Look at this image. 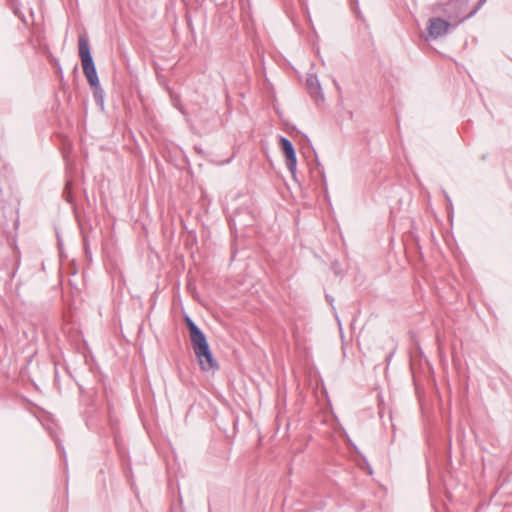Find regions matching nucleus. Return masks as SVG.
Segmentation results:
<instances>
[{
	"label": "nucleus",
	"instance_id": "3",
	"mask_svg": "<svg viewBox=\"0 0 512 512\" xmlns=\"http://www.w3.org/2000/svg\"><path fill=\"white\" fill-rule=\"evenodd\" d=\"M79 56L82 62L84 75L86 76L90 86H96L99 78L96 66L90 51L89 40L85 35H81L78 40Z\"/></svg>",
	"mask_w": 512,
	"mask_h": 512
},
{
	"label": "nucleus",
	"instance_id": "2",
	"mask_svg": "<svg viewBox=\"0 0 512 512\" xmlns=\"http://www.w3.org/2000/svg\"><path fill=\"white\" fill-rule=\"evenodd\" d=\"M485 3L486 0H449L443 10L448 19L454 21L457 26L473 17Z\"/></svg>",
	"mask_w": 512,
	"mask_h": 512
},
{
	"label": "nucleus",
	"instance_id": "1",
	"mask_svg": "<svg viewBox=\"0 0 512 512\" xmlns=\"http://www.w3.org/2000/svg\"><path fill=\"white\" fill-rule=\"evenodd\" d=\"M184 321L188 327L191 344L200 368L203 371L218 370V362L213 356L205 334L188 315L184 317Z\"/></svg>",
	"mask_w": 512,
	"mask_h": 512
},
{
	"label": "nucleus",
	"instance_id": "8",
	"mask_svg": "<svg viewBox=\"0 0 512 512\" xmlns=\"http://www.w3.org/2000/svg\"><path fill=\"white\" fill-rule=\"evenodd\" d=\"M393 354H394V351H392V352L387 356V358H386V361H387V362H390V361H391V359H392V357H393Z\"/></svg>",
	"mask_w": 512,
	"mask_h": 512
},
{
	"label": "nucleus",
	"instance_id": "4",
	"mask_svg": "<svg viewBox=\"0 0 512 512\" xmlns=\"http://www.w3.org/2000/svg\"><path fill=\"white\" fill-rule=\"evenodd\" d=\"M451 27H455L454 21L432 17L428 20L426 25L427 36L425 39L429 41L443 37L449 33Z\"/></svg>",
	"mask_w": 512,
	"mask_h": 512
},
{
	"label": "nucleus",
	"instance_id": "7",
	"mask_svg": "<svg viewBox=\"0 0 512 512\" xmlns=\"http://www.w3.org/2000/svg\"><path fill=\"white\" fill-rule=\"evenodd\" d=\"M93 89V96L96 104L103 110L105 105V93L102 87L100 86V82L96 86H91Z\"/></svg>",
	"mask_w": 512,
	"mask_h": 512
},
{
	"label": "nucleus",
	"instance_id": "9",
	"mask_svg": "<svg viewBox=\"0 0 512 512\" xmlns=\"http://www.w3.org/2000/svg\"><path fill=\"white\" fill-rule=\"evenodd\" d=\"M319 173H320L321 177L323 178V180L325 181V173H324V171L320 170Z\"/></svg>",
	"mask_w": 512,
	"mask_h": 512
},
{
	"label": "nucleus",
	"instance_id": "5",
	"mask_svg": "<svg viewBox=\"0 0 512 512\" xmlns=\"http://www.w3.org/2000/svg\"><path fill=\"white\" fill-rule=\"evenodd\" d=\"M280 146L286 158V166L292 177H296L297 156L292 142L286 137H280Z\"/></svg>",
	"mask_w": 512,
	"mask_h": 512
},
{
	"label": "nucleus",
	"instance_id": "6",
	"mask_svg": "<svg viewBox=\"0 0 512 512\" xmlns=\"http://www.w3.org/2000/svg\"><path fill=\"white\" fill-rule=\"evenodd\" d=\"M306 85L309 90L310 95L316 100H324V94L322 92V88L319 82L317 75L313 73H309L306 79Z\"/></svg>",
	"mask_w": 512,
	"mask_h": 512
},
{
	"label": "nucleus",
	"instance_id": "10",
	"mask_svg": "<svg viewBox=\"0 0 512 512\" xmlns=\"http://www.w3.org/2000/svg\"><path fill=\"white\" fill-rule=\"evenodd\" d=\"M326 298H327L328 302L332 303V301H333L332 298H330L328 295L326 296Z\"/></svg>",
	"mask_w": 512,
	"mask_h": 512
}]
</instances>
